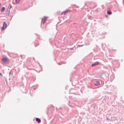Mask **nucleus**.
I'll list each match as a JSON object with an SVG mask.
<instances>
[{
  "instance_id": "nucleus-1",
  "label": "nucleus",
  "mask_w": 124,
  "mask_h": 124,
  "mask_svg": "<svg viewBox=\"0 0 124 124\" xmlns=\"http://www.w3.org/2000/svg\"><path fill=\"white\" fill-rule=\"evenodd\" d=\"M2 62L5 64H7L9 63V60H8V59H7L6 58H4L3 59H2Z\"/></svg>"
},
{
  "instance_id": "nucleus-2",
  "label": "nucleus",
  "mask_w": 124,
  "mask_h": 124,
  "mask_svg": "<svg viewBox=\"0 0 124 124\" xmlns=\"http://www.w3.org/2000/svg\"><path fill=\"white\" fill-rule=\"evenodd\" d=\"M6 28H7V24H6V23H5V22H4L3 23V26L1 28V31H4V30L5 29H6Z\"/></svg>"
},
{
  "instance_id": "nucleus-3",
  "label": "nucleus",
  "mask_w": 124,
  "mask_h": 124,
  "mask_svg": "<svg viewBox=\"0 0 124 124\" xmlns=\"http://www.w3.org/2000/svg\"><path fill=\"white\" fill-rule=\"evenodd\" d=\"M46 20H47V17H44L42 19V23L43 24H45V22H46Z\"/></svg>"
},
{
  "instance_id": "nucleus-4",
  "label": "nucleus",
  "mask_w": 124,
  "mask_h": 124,
  "mask_svg": "<svg viewBox=\"0 0 124 124\" xmlns=\"http://www.w3.org/2000/svg\"><path fill=\"white\" fill-rule=\"evenodd\" d=\"M70 12V10H66V11H64V12H63L62 13V15H65V14L68 13V12Z\"/></svg>"
},
{
  "instance_id": "nucleus-5",
  "label": "nucleus",
  "mask_w": 124,
  "mask_h": 124,
  "mask_svg": "<svg viewBox=\"0 0 124 124\" xmlns=\"http://www.w3.org/2000/svg\"><path fill=\"white\" fill-rule=\"evenodd\" d=\"M98 64H99V62H97L95 63H94L92 65V66L93 67V66H95V65H98Z\"/></svg>"
},
{
  "instance_id": "nucleus-6",
  "label": "nucleus",
  "mask_w": 124,
  "mask_h": 124,
  "mask_svg": "<svg viewBox=\"0 0 124 124\" xmlns=\"http://www.w3.org/2000/svg\"><path fill=\"white\" fill-rule=\"evenodd\" d=\"M94 85L95 86H99L100 85V82L99 81H96L94 83Z\"/></svg>"
},
{
  "instance_id": "nucleus-7",
  "label": "nucleus",
  "mask_w": 124,
  "mask_h": 124,
  "mask_svg": "<svg viewBox=\"0 0 124 124\" xmlns=\"http://www.w3.org/2000/svg\"><path fill=\"white\" fill-rule=\"evenodd\" d=\"M36 121L37 123H38L39 124H40V123H41V120H40V119L39 118H36Z\"/></svg>"
},
{
  "instance_id": "nucleus-8",
  "label": "nucleus",
  "mask_w": 124,
  "mask_h": 124,
  "mask_svg": "<svg viewBox=\"0 0 124 124\" xmlns=\"http://www.w3.org/2000/svg\"><path fill=\"white\" fill-rule=\"evenodd\" d=\"M11 8H12V6L11 5H10L8 6V8L7 9V11H8L9 12L10 11V9H11Z\"/></svg>"
},
{
  "instance_id": "nucleus-9",
  "label": "nucleus",
  "mask_w": 124,
  "mask_h": 124,
  "mask_svg": "<svg viewBox=\"0 0 124 124\" xmlns=\"http://www.w3.org/2000/svg\"><path fill=\"white\" fill-rule=\"evenodd\" d=\"M5 10V7H3L2 8V9H1V11L2 12H4Z\"/></svg>"
},
{
  "instance_id": "nucleus-10",
  "label": "nucleus",
  "mask_w": 124,
  "mask_h": 124,
  "mask_svg": "<svg viewBox=\"0 0 124 124\" xmlns=\"http://www.w3.org/2000/svg\"><path fill=\"white\" fill-rule=\"evenodd\" d=\"M107 13H108V15H111V14H112V12H111L110 11H108L107 12Z\"/></svg>"
},
{
  "instance_id": "nucleus-11",
  "label": "nucleus",
  "mask_w": 124,
  "mask_h": 124,
  "mask_svg": "<svg viewBox=\"0 0 124 124\" xmlns=\"http://www.w3.org/2000/svg\"><path fill=\"white\" fill-rule=\"evenodd\" d=\"M16 3H19L20 2V0H16Z\"/></svg>"
},
{
  "instance_id": "nucleus-12",
  "label": "nucleus",
  "mask_w": 124,
  "mask_h": 124,
  "mask_svg": "<svg viewBox=\"0 0 124 124\" xmlns=\"http://www.w3.org/2000/svg\"><path fill=\"white\" fill-rule=\"evenodd\" d=\"M70 50H73V48H71L70 49Z\"/></svg>"
},
{
  "instance_id": "nucleus-13",
  "label": "nucleus",
  "mask_w": 124,
  "mask_h": 124,
  "mask_svg": "<svg viewBox=\"0 0 124 124\" xmlns=\"http://www.w3.org/2000/svg\"><path fill=\"white\" fill-rule=\"evenodd\" d=\"M0 76H2V74L1 73H0Z\"/></svg>"
},
{
  "instance_id": "nucleus-14",
  "label": "nucleus",
  "mask_w": 124,
  "mask_h": 124,
  "mask_svg": "<svg viewBox=\"0 0 124 124\" xmlns=\"http://www.w3.org/2000/svg\"><path fill=\"white\" fill-rule=\"evenodd\" d=\"M9 75H11V71L9 73Z\"/></svg>"
},
{
  "instance_id": "nucleus-15",
  "label": "nucleus",
  "mask_w": 124,
  "mask_h": 124,
  "mask_svg": "<svg viewBox=\"0 0 124 124\" xmlns=\"http://www.w3.org/2000/svg\"><path fill=\"white\" fill-rule=\"evenodd\" d=\"M1 6V3H0V7Z\"/></svg>"
},
{
  "instance_id": "nucleus-16",
  "label": "nucleus",
  "mask_w": 124,
  "mask_h": 124,
  "mask_svg": "<svg viewBox=\"0 0 124 124\" xmlns=\"http://www.w3.org/2000/svg\"><path fill=\"white\" fill-rule=\"evenodd\" d=\"M83 46H79V47H82Z\"/></svg>"
}]
</instances>
